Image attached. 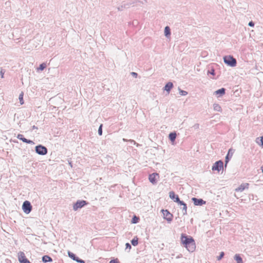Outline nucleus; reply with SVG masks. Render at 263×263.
I'll list each match as a JSON object with an SVG mask.
<instances>
[{
	"label": "nucleus",
	"instance_id": "f257e3e1",
	"mask_svg": "<svg viewBox=\"0 0 263 263\" xmlns=\"http://www.w3.org/2000/svg\"><path fill=\"white\" fill-rule=\"evenodd\" d=\"M180 239L181 243L183 244V246L189 252H193L195 250V242L192 236L186 235L185 234H182Z\"/></svg>",
	"mask_w": 263,
	"mask_h": 263
},
{
	"label": "nucleus",
	"instance_id": "f03ea898",
	"mask_svg": "<svg viewBox=\"0 0 263 263\" xmlns=\"http://www.w3.org/2000/svg\"><path fill=\"white\" fill-rule=\"evenodd\" d=\"M170 198L174 200V202H177L180 205H183L182 208L183 215H185L187 214V205L182 200H180L178 195H176L174 191H171L169 193Z\"/></svg>",
	"mask_w": 263,
	"mask_h": 263
},
{
	"label": "nucleus",
	"instance_id": "7ed1b4c3",
	"mask_svg": "<svg viewBox=\"0 0 263 263\" xmlns=\"http://www.w3.org/2000/svg\"><path fill=\"white\" fill-rule=\"evenodd\" d=\"M226 64L231 67H235L237 64L236 60L232 55H226L223 57Z\"/></svg>",
	"mask_w": 263,
	"mask_h": 263
},
{
	"label": "nucleus",
	"instance_id": "20e7f679",
	"mask_svg": "<svg viewBox=\"0 0 263 263\" xmlns=\"http://www.w3.org/2000/svg\"><path fill=\"white\" fill-rule=\"evenodd\" d=\"M35 151L36 153L40 155H45L48 153V149L46 147L41 144L36 145L35 147Z\"/></svg>",
	"mask_w": 263,
	"mask_h": 263
},
{
	"label": "nucleus",
	"instance_id": "39448f33",
	"mask_svg": "<svg viewBox=\"0 0 263 263\" xmlns=\"http://www.w3.org/2000/svg\"><path fill=\"white\" fill-rule=\"evenodd\" d=\"M88 203L85 200H78L73 205V209L74 211H77L79 209H81L86 205Z\"/></svg>",
	"mask_w": 263,
	"mask_h": 263
},
{
	"label": "nucleus",
	"instance_id": "423d86ee",
	"mask_svg": "<svg viewBox=\"0 0 263 263\" xmlns=\"http://www.w3.org/2000/svg\"><path fill=\"white\" fill-rule=\"evenodd\" d=\"M32 205L29 201H25L22 205V209L24 213L29 214L32 210Z\"/></svg>",
	"mask_w": 263,
	"mask_h": 263
},
{
	"label": "nucleus",
	"instance_id": "0eeeda50",
	"mask_svg": "<svg viewBox=\"0 0 263 263\" xmlns=\"http://www.w3.org/2000/svg\"><path fill=\"white\" fill-rule=\"evenodd\" d=\"M223 167V162L222 160L217 161L212 166V171H217L218 172Z\"/></svg>",
	"mask_w": 263,
	"mask_h": 263
},
{
	"label": "nucleus",
	"instance_id": "6e6552de",
	"mask_svg": "<svg viewBox=\"0 0 263 263\" xmlns=\"http://www.w3.org/2000/svg\"><path fill=\"white\" fill-rule=\"evenodd\" d=\"M161 212L163 215V218L167 221L168 222H171L173 218V215L167 210H162Z\"/></svg>",
	"mask_w": 263,
	"mask_h": 263
},
{
	"label": "nucleus",
	"instance_id": "1a4fd4ad",
	"mask_svg": "<svg viewBox=\"0 0 263 263\" xmlns=\"http://www.w3.org/2000/svg\"><path fill=\"white\" fill-rule=\"evenodd\" d=\"M157 178H159V174L154 173L149 175V180L153 184H156L157 183Z\"/></svg>",
	"mask_w": 263,
	"mask_h": 263
},
{
	"label": "nucleus",
	"instance_id": "9d476101",
	"mask_svg": "<svg viewBox=\"0 0 263 263\" xmlns=\"http://www.w3.org/2000/svg\"><path fill=\"white\" fill-rule=\"evenodd\" d=\"M234 152H235V150L233 149V148H230L229 149L228 153L225 158V164H224L225 167H227V165L228 163H229V161L230 160V159H231Z\"/></svg>",
	"mask_w": 263,
	"mask_h": 263
},
{
	"label": "nucleus",
	"instance_id": "9b49d317",
	"mask_svg": "<svg viewBox=\"0 0 263 263\" xmlns=\"http://www.w3.org/2000/svg\"><path fill=\"white\" fill-rule=\"evenodd\" d=\"M68 256L78 263H85V261L79 258L75 254L70 251L68 252Z\"/></svg>",
	"mask_w": 263,
	"mask_h": 263
},
{
	"label": "nucleus",
	"instance_id": "f8f14e48",
	"mask_svg": "<svg viewBox=\"0 0 263 263\" xmlns=\"http://www.w3.org/2000/svg\"><path fill=\"white\" fill-rule=\"evenodd\" d=\"M192 200L194 204L196 206H202L206 203V201L201 198L193 197L192 198Z\"/></svg>",
	"mask_w": 263,
	"mask_h": 263
},
{
	"label": "nucleus",
	"instance_id": "ddd939ff",
	"mask_svg": "<svg viewBox=\"0 0 263 263\" xmlns=\"http://www.w3.org/2000/svg\"><path fill=\"white\" fill-rule=\"evenodd\" d=\"M18 260L20 263H31L25 256V254L22 252H20L18 256Z\"/></svg>",
	"mask_w": 263,
	"mask_h": 263
},
{
	"label": "nucleus",
	"instance_id": "4468645a",
	"mask_svg": "<svg viewBox=\"0 0 263 263\" xmlns=\"http://www.w3.org/2000/svg\"><path fill=\"white\" fill-rule=\"evenodd\" d=\"M17 138L20 140H22L23 142L27 143V144H34V142L33 141L24 138V136L22 134H18L17 136Z\"/></svg>",
	"mask_w": 263,
	"mask_h": 263
},
{
	"label": "nucleus",
	"instance_id": "2eb2a0df",
	"mask_svg": "<svg viewBox=\"0 0 263 263\" xmlns=\"http://www.w3.org/2000/svg\"><path fill=\"white\" fill-rule=\"evenodd\" d=\"M173 87V83L169 82L165 84V85L164 87V90H165L166 91H167L168 93H169Z\"/></svg>",
	"mask_w": 263,
	"mask_h": 263
},
{
	"label": "nucleus",
	"instance_id": "dca6fc26",
	"mask_svg": "<svg viewBox=\"0 0 263 263\" xmlns=\"http://www.w3.org/2000/svg\"><path fill=\"white\" fill-rule=\"evenodd\" d=\"M249 183L241 184L238 188L236 189L237 192H242L245 189L248 188Z\"/></svg>",
	"mask_w": 263,
	"mask_h": 263
},
{
	"label": "nucleus",
	"instance_id": "f3484780",
	"mask_svg": "<svg viewBox=\"0 0 263 263\" xmlns=\"http://www.w3.org/2000/svg\"><path fill=\"white\" fill-rule=\"evenodd\" d=\"M226 90V89L224 88H221L215 91L214 93L216 95H219V96H222L225 94Z\"/></svg>",
	"mask_w": 263,
	"mask_h": 263
},
{
	"label": "nucleus",
	"instance_id": "a211bd4d",
	"mask_svg": "<svg viewBox=\"0 0 263 263\" xmlns=\"http://www.w3.org/2000/svg\"><path fill=\"white\" fill-rule=\"evenodd\" d=\"M176 137H177V134L175 132H172V133H170V134L168 135L169 139L172 143H173L175 141Z\"/></svg>",
	"mask_w": 263,
	"mask_h": 263
},
{
	"label": "nucleus",
	"instance_id": "6ab92c4d",
	"mask_svg": "<svg viewBox=\"0 0 263 263\" xmlns=\"http://www.w3.org/2000/svg\"><path fill=\"white\" fill-rule=\"evenodd\" d=\"M42 261L44 263L52 261V258L48 255H44L42 258Z\"/></svg>",
	"mask_w": 263,
	"mask_h": 263
},
{
	"label": "nucleus",
	"instance_id": "aec40b11",
	"mask_svg": "<svg viewBox=\"0 0 263 263\" xmlns=\"http://www.w3.org/2000/svg\"><path fill=\"white\" fill-rule=\"evenodd\" d=\"M234 258L237 263H243L242 259L239 254H235Z\"/></svg>",
	"mask_w": 263,
	"mask_h": 263
},
{
	"label": "nucleus",
	"instance_id": "412c9836",
	"mask_svg": "<svg viewBox=\"0 0 263 263\" xmlns=\"http://www.w3.org/2000/svg\"><path fill=\"white\" fill-rule=\"evenodd\" d=\"M164 34L166 37H168L171 35V29L168 26H166L164 28Z\"/></svg>",
	"mask_w": 263,
	"mask_h": 263
},
{
	"label": "nucleus",
	"instance_id": "4be33fe9",
	"mask_svg": "<svg viewBox=\"0 0 263 263\" xmlns=\"http://www.w3.org/2000/svg\"><path fill=\"white\" fill-rule=\"evenodd\" d=\"M131 243L133 246H136L138 244V238L137 236L134 237V238L131 240Z\"/></svg>",
	"mask_w": 263,
	"mask_h": 263
},
{
	"label": "nucleus",
	"instance_id": "5701e85b",
	"mask_svg": "<svg viewBox=\"0 0 263 263\" xmlns=\"http://www.w3.org/2000/svg\"><path fill=\"white\" fill-rule=\"evenodd\" d=\"M213 107H214V110H215V111H221V110H222L221 106L218 104H216V103L214 104Z\"/></svg>",
	"mask_w": 263,
	"mask_h": 263
},
{
	"label": "nucleus",
	"instance_id": "b1692460",
	"mask_svg": "<svg viewBox=\"0 0 263 263\" xmlns=\"http://www.w3.org/2000/svg\"><path fill=\"white\" fill-rule=\"evenodd\" d=\"M258 140H259V138H257L256 139V143L259 145H260V146L263 147V136L260 137V139L259 141H258Z\"/></svg>",
	"mask_w": 263,
	"mask_h": 263
},
{
	"label": "nucleus",
	"instance_id": "393cba45",
	"mask_svg": "<svg viewBox=\"0 0 263 263\" xmlns=\"http://www.w3.org/2000/svg\"><path fill=\"white\" fill-rule=\"evenodd\" d=\"M139 218L138 217H137L136 216H134L132 219V223H137L139 222Z\"/></svg>",
	"mask_w": 263,
	"mask_h": 263
},
{
	"label": "nucleus",
	"instance_id": "a878e982",
	"mask_svg": "<svg viewBox=\"0 0 263 263\" xmlns=\"http://www.w3.org/2000/svg\"><path fill=\"white\" fill-rule=\"evenodd\" d=\"M46 67V64L45 63H42L40 65L37 70L43 71Z\"/></svg>",
	"mask_w": 263,
	"mask_h": 263
},
{
	"label": "nucleus",
	"instance_id": "bb28decb",
	"mask_svg": "<svg viewBox=\"0 0 263 263\" xmlns=\"http://www.w3.org/2000/svg\"><path fill=\"white\" fill-rule=\"evenodd\" d=\"M23 95H24V94H23V92H22L19 95L18 99L20 100V102L21 104H24Z\"/></svg>",
	"mask_w": 263,
	"mask_h": 263
},
{
	"label": "nucleus",
	"instance_id": "cd10ccee",
	"mask_svg": "<svg viewBox=\"0 0 263 263\" xmlns=\"http://www.w3.org/2000/svg\"><path fill=\"white\" fill-rule=\"evenodd\" d=\"M179 93L181 96H186L187 94V91H186L185 90H181L179 88Z\"/></svg>",
	"mask_w": 263,
	"mask_h": 263
},
{
	"label": "nucleus",
	"instance_id": "c85d7f7f",
	"mask_svg": "<svg viewBox=\"0 0 263 263\" xmlns=\"http://www.w3.org/2000/svg\"><path fill=\"white\" fill-rule=\"evenodd\" d=\"M102 127H103V124H101L100 125L99 129H98V134L99 136L102 135V133H103Z\"/></svg>",
	"mask_w": 263,
	"mask_h": 263
},
{
	"label": "nucleus",
	"instance_id": "c756f323",
	"mask_svg": "<svg viewBox=\"0 0 263 263\" xmlns=\"http://www.w3.org/2000/svg\"><path fill=\"white\" fill-rule=\"evenodd\" d=\"M126 8L125 5H122L120 6H119L117 9L119 11H123L124 9Z\"/></svg>",
	"mask_w": 263,
	"mask_h": 263
},
{
	"label": "nucleus",
	"instance_id": "7c9ffc66",
	"mask_svg": "<svg viewBox=\"0 0 263 263\" xmlns=\"http://www.w3.org/2000/svg\"><path fill=\"white\" fill-rule=\"evenodd\" d=\"M224 255V253L223 252H221L220 253V255L217 257V260H220L222 258H223V256Z\"/></svg>",
	"mask_w": 263,
	"mask_h": 263
},
{
	"label": "nucleus",
	"instance_id": "2f4dec72",
	"mask_svg": "<svg viewBox=\"0 0 263 263\" xmlns=\"http://www.w3.org/2000/svg\"><path fill=\"white\" fill-rule=\"evenodd\" d=\"M109 263H119V261L118 258L111 260Z\"/></svg>",
	"mask_w": 263,
	"mask_h": 263
},
{
	"label": "nucleus",
	"instance_id": "473e14b6",
	"mask_svg": "<svg viewBox=\"0 0 263 263\" xmlns=\"http://www.w3.org/2000/svg\"><path fill=\"white\" fill-rule=\"evenodd\" d=\"M125 247H126V248H125L126 249H128L129 250H130L132 248L131 245L128 242H127L125 244Z\"/></svg>",
	"mask_w": 263,
	"mask_h": 263
},
{
	"label": "nucleus",
	"instance_id": "72a5a7b5",
	"mask_svg": "<svg viewBox=\"0 0 263 263\" xmlns=\"http://www.w3.org/2000/svg\"><path fill=\"white\" fill-rule=\"evenodd\" d=\"M208 73H210L212 75H215V70L214 69H212L210 71H208Z\"/></svg>",
	"mask_w": 263,
	"mask_h": 263
},
{
	"label": "nucleus",
	"instance_id": "f704fd0d",
	"mask_svg": "<svg viewBox=\"0 0 263 263\" xmlns=\"http://www.w3.org/2000/svg\"><path fill=\"white\" fill-rule=\"evenodd\" d=\"M254 23L253 22V21H250L249 24H248V25L250 26V27H254Z\"/></svg>",
	"mask_w": 263,
	"mask_h": 263
},
{
	"label": "nucleus",
	"instance_id": "c9c22d12",
	"mask_svg": "<svg viewBox=\"0 0 263 263\" xmlns=\"http://www.w3.org/2000/svg\"><path fill=\"white\" fill-rule=\"evenodd\" d=\"M131 3H124L123 4V5H125L126 6V8H129L130 7V6L131 5Z\"/></svg>",
	"mask_w": 263,
	"mask_h": 263
},
{
	"label": "nucleus",
	"instance_id": "e433bc0d",
	"mask_svg": "<svg viewBox=\"0 0 263 263\" xmlns=\"http://www.w3.org/2000/svg\"><path fill=\"white\" fill-rule=\"evenodd\" d=\"M130 73H131V74H132L133 76H134V77H137V76H138L137 73H136V72H132Z\"/></svg>",
	"mask_w": 263,
	"mask_h": 263
},
{
	"label": "nucleus",
	"instance_id": "4c0bfd02",
	"mask_svg": "<svg viewBox=\"0 0 263 263\" xmlns=\"http://www.w3.org/2000/svg\"><path fill=\"white\" fill-rule=\"evenodd\" d=\"M128 141L134 145L136 144V142L134 140H128Z\"/></svg>",
	"mask_w": 263,
	"mask_h": 263
},
{
	"label": "nucleus",
	"instance_id": "58836bf2",
	"mask_svg": "<svg viewBox=\"0 0 263 263\" xmlns=\"http://www.w3.org/2000/svg\"><path fill=\"white\" fill-rule=\"evenodd\" d=\"M4 72L3 71V69H2L1 70V75L2 78L4 77Z\"/></svg>",
	"mask_w": 263,
	"mask_h": 263
},
{
	"label": "nucleus",
	"instance_id": "ea45409f",
	"mask_svg": "<svg viewBox=\"0 0 263 263\" xmlns=\"http://www.w3.org/2000/svg\"><path fill=\"white\" fill-rule=\"evenodd\" d=\"M32 129H37V127H36V126H35V125H33V126L32 127Z\"/></svg>",
	"mask_w": 263,
	"mask_h": 263
},
{
	"label": "nucleus",
	"instance_id": "a19ab883",
	"mask_svg": "<svg viewBox=\"0 0 263 263\" xmlns=\"http://www.w3.org/2000/svg\"><path fill=\"white\" fill-rule=\"evenodd\" d=\"M136 3H137L138 5H140L141 4V2L140 1H137Z\"/></svg>",
	"mask_w": 263,
	"mask_h": 263
},
{
	"label": "nucleus",
	"instance_id": "79ce46f5",
	"mask_svg": "<svg viewBox=\"0 0 263 263\" xmlns=\"http://www.w3.org/2000/svg\"><path fill=\"white\" fill-rule=\"evenodd\" d=\"M123 141H124V142L128 141V140H127V139H125V138H123Z\"/></svg>",
	"mask_w": 263,
	"mask_h": 263
}]
</instances>
